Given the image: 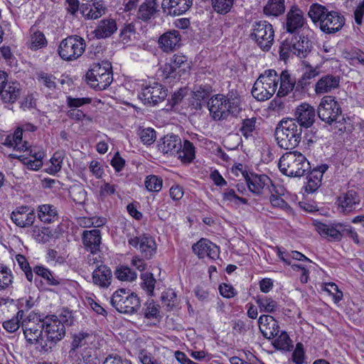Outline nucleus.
Wrapping results in <instances>:
<instances>
[{
	"mask_svg": "<svg viewBox=\"0 0 364 364\" xmlns=\"http://www.w3.org/2000/svg\"><path fill=\"white\" fill-rule=\"evenodd\" d=\"M208 107L210 116L216 121L225 119L230 115L237 116L242 110L240 98L233 93L212 96L208 102Z\"/></svg>",
	"mask_w": 364,
	"mask_h": 364,
	"instance_id": "1",
	"label": "nucleus"
},
{
	"mask_svg": "<svg viewBox=\"0 0 364 364\" xmlns=\"http://www.w3.org/2000/svg\"><path fill=\"white\" fill-rule=\"evenodd\" d=\"M318 75V71L316 68H310L307 69L296 81V91L298 92L306 91L311 83V80Z\"/></svg>",
	"mask_w": 364,
	"mask_h": 364,
	"instance_id": "40",
	"label": "nucleus"
},
{
	"mask_svg": "<svg viewBox=\"0 0 364 364\" xmlns=\"http://www.w3.org/2000/svg\"><path fill=\"white\" fill-rule=\"evenodd\" d=\"M139 136L141 141L146 145L152 144L156 139V131L151 127L140 129Z\"/></svg>",
	"mask_w": 364,
	"mask_h": 364,
	"instance_id": "52",
	"label": "nucleus"
},
{
	"mask_svg": "<svg viewBox=\"0 0 364 364\" xmlns=\"http://www.w3.org/2000/svg\"><path fill=\"white\" fill-rule=\"evenodd\" d=\"M162 179L154 175L148 176L145 180L146 188L149 191L159 192L162 188Z\"/></svg>",
	"mask_w": 364,
	"mask_h": 364,
	"instance_id": "54",
	"label": "nucleus"
},
{
	"mask_svg": "<svg viewBox=\"0 0 364 364\" xmlns=\"http://www.w3.org/2000/svg\"><path fill=\"white\" fill-rule=\"evenodd\" d=\"M29 48L36 50L47 45V41L43 33L39 31L31 30V36L27 43Z\"/></svg>",
	"mask_w": 364,
	"mask_h": 364,
	"instance_id": "41",
	"label": "nucleus"
},
{
	"mask_svg": "<svg viewBox=\"0 0 364 364\" xmlns=\"http://www.w3.org/2000/svg\"><path fill=\"white\" fill-rule=\"evenodd\" d=\"M277 336L273 342L274 348L283 351H290L293 348V344L287 333L281 331Z\"/></svg>",
	"mask_w": 364,
	"mask_h": 364,
	"instance_id": "43",
	"label": "nucleus"
},
{
	"mask_svg": "<svg viewBox=\"0 0 364 364\" xmlns=\"http://www.w3.org/2000/svg\"><path fill=\"white\" fill-rule=\"evenodd\" d=\"M86 80L96 90L107 89L113 81L111 63L103 60L93 63L86 74Z\"/></svg>",
	"mask_w": 364,
	"mask_h": 364,
	"instance_id": "5",
	"label": "nucleus"
},
{
	"mask_svg": "<svg viewBox=\"0 0 364 364\" xmlns=\"http://www.w3.org/2000/svg\"><path fill=\"white\" fill-rule=\"evenodd\" d=\"M11 219L19 228H29L33 225L36 219L35 210L28 205L17 207L11 213Z\"/></svg>",
	"mask_w": 364,
	"mask_h": 364,
	"instance_id": "15",
	"label": "nucleus"
},
{
	"mask_svg": "<svg viewBox=\"0 0 364 364\" xmlns=\"http://www.w3.org/2000/svg\"><path fill=\"white\" fill-rule=\"evenodd\" d=\"M23 310L18 311L15 317L3 323L4 328L9 333H14L17 331L20 327V322L23 319Z\"/></svg>",
	"mask_w": 364,
	"mask_h": 364,
	"instance_id": "49",
	"label": "nucleus"
},
{
	"mask_svg": "<svg viewBox=\"0 0 364 364\" xmlns=\"http://www.w3.org/2000/svg\"><path fill=\"white\" fill-rule=\"evenodd\" d=\"M242 176L246 181L250 191L255 195H261L264 188L272 182L271 179L264 174L258 175L244 171Z\"/></svg>",
	"mask_w": 364,
	"mask_h": 364,
	"instance_id": "21",
	"label": "nucleus"
},
{
	"mask_svg": "<svg viewBox=\"0 0 364 364\" xmlns=\"http://www.w3.org/2000/svg\"><path fill=\"white\" fill-rule=\"evenodd\" d=\"M182 147L181 138L175 134H168L160 139L158 149L166 154H176Z\"/></svg>",
	"mask_w": 364,
	"mask_h": 364,
	"instance_id": "26",
	"label": "nucleus"
},
{
	"mask_svg": "<svg viewBox=\"0 0 364 364\" xmlns=\"http://www.w3.org/2000/svg\"><path fill=\"white\" fill-rule=\"evenodd\" d=\"M341 114V107L334 97L326 95L321 99L317 108V114L321 120L328 124L340 122L338 119Z\"/></svg>",
	"mask_w": 364,
	"mask_h": 364,
	"instance_id": "11",
	"label": "nucleus"
},
{
	"mask_svg": "<svg viewBox=\"0 0 364 364\" xmlns=\"http://www.w3.org/2000/svg\"><path fill=\"white\" fill-rule=\"evenodd\" d=\"M38 217L44 223H54L58 219L56 208L50 204L41 205L38 207Z\"/></svg>",
	"mask_w": 364,
	"mask_h": 364,
	"instance_id": "34",
	"label": "nucleus"
},
{
	"mask_svg": "<svg viewBox=\"0 0 364 364\" xmlns=\"http://www.w3.org/2000/svg\"><path fill=\"white\" fill-rule=\"evenodd\" d=\"M12 275L7 268L0 270V290L5 289L12 283Z\"/></svg>",
	"mask_w": 364,
	"mask_h": 364,
	"instance_id": "58",
	"label": "nucleus"
},
{
	"mask_svg": "<svg viewBox=\"0 0 364 364\" xmlns=\"http://www.w3.org/2000/svg\"><path fill=\"white\" fill-rule=\"evenodd\" d=\"M192 4L193 0H163L161 6L167 15L176 16L185 14Z\"/></svg>",
	"mask_w": 364,
	"mask_h": 364,
	"instance_id": "23",
	"label": "nucleus"
},
{
	"mask_svg": "<svg viewBox=\"0 0 364 364\" xmlns=\"http://www.w3.org/2000/svg\"><path fill=\"white\" fill-rule=\"evenodd\" d=\"M235 0H213L211 4L213 9L218 14L225 15L228 14Z\"/></svg>",
	"mask_w": 364,
	"mask_h": 364,
	"instance_id": "45",
	"label": "nucleus"
},
{
	"mask_svg": "<svg viewBox=\"0 0 364 364\" xmlns=\"http://www.w3.org/2000/svg\"><path fill=\"white\" fill-rule=\"evenodd\" d=\"M294 117L301 129H308L315 122L316 110L309 104L302 103L296 108Z\"/></svg>",
	"mask_w": 364,
	"mask_h": 364,
	"instance_id": "20",
	"label": "nucleus"
},
{
	"mask_svg": "<svg viewBox=\"0 0 364 364\" xmlns=\"http://www.w3.org/2000/svg\"><path fill=\"white\" fill-rule=\"evenodd\" d=\"M279 88L277 93L278 97H285L294 90L296 91V79L288 70H283L279 77Z\"/></svg>",
	"mask_w": 364,
	"mask_h": 364,
	"instance_id": "29",
	"label": "nucleus"
},
{
	"mask_svg": "<svg viewBox=\"0 0 364 364\" xmlns=\"http://www.w3.org/2000/svg\"><path fill=\"white\" fill-rule=\"evenodd\" d=\"M14 137V143L17 146V150L18 151H26L28 150V142L24 141H23V129L18 127L16 129L14 134L12 135Z\"/></svg>",
	"mask_w": 364,
	"mask_h": 364,
	"instance_id": "57",
	"label": "nucleus"
},
{
	"mask_svg": "<svg viewBox=\"0 0 364 364\" xmlns=\"http://www.w3.org/2000/svg\"><path fill=\"white\" fill-rule=\"evenodd\" d=\"M306 23L303 11L298 6H292L286 14L285 28L290 35L296 34Z\"/></svg>",
	"mask_w": 364,
	"mask_h": 364,
	"instance_id": "17",
	"label": "nucleus"
},
{
	"mask_svg": "<svg viewBox=\"0 0 364 364\" xmlns=\"http://www.w3.org/2000/svg\"><path fill=\"white\" fill-rule=\"evenodd\" d=\"M325 290L333 296L335 303H338L343 299V292L338 289V286L334 283L326 284Z\"/></svg>",
	"mask_w": 364,
	"mask_h": 364,
	"instance_id": "61",
	"label": "nucleus"
},
{
	"mask_svg": "<svg viewBox=\"0 0 364 364\" xmlns=\"http://www.w3.org/2000/svg\"><path fill=\"white\" fill-rule=\"evenodd\" d=\"M37 80L41 84L50 90H53L56 87L55 77L53 75L40 72L37 73Z\"/></svg>",
	"mask_w": 364,
	"mask_h": 364,
	"instance_id": "51",
	"label": "nucleus"
},
{
	"mask_svg": "<svg viewBox=\"0 0 364 364\" xmlns=\"http://www.w3.org/2000/svg\"><path fill=\"white\" fill-rule=\"evenodd\" d=\"M278 167L284 175L289 177H301L311 169L306 156L297 151L284 154L279 159Z\"/></svg>",
	"mask_w": 364,
	"mask_h": 364,
	"instance_id": "4",
	"label": "nucleus"
},
{
	"mask_svg": "<svg viewBox=\"0 0 364 364\" xmlns=\"http://www.w3.org/2000/svg\"><path fill=\"white\" fill-rule=\"evenodd\" d=\"M105 13V7L100 2H94L87 14V16L91 19H97Z\"/></svg>",
	"mask_w": 364,
	"mask_h": 364,
	"instance_id": "60",
	"label": "nucleus"
},
{
	"mask_svg": "<svg viewBox=\"0 0 364 364\" xmlns=\"http://www.w3.org/2000/svg\"><path fill=\"white\" fill-rule=\"evenodd\" d=\"M314 227L318 233L329 241H340L343 236V224L315 222Z\"/></svg>",
	"mask_w": 364,
	"mask_h": 364,
	"instance_id": "18",
	"label": "nucleus"
},
{
	"mask_svg": "<svg viewBox=\"0 0 364 364\" xmlns=\"http://www.w3.org/2000/svg\"><path fill=\"white\" fill-rule=\"evenodd\" d=\"M117 30V23L113 18L101 20L94 31L97 38H105L111 36Z\"/></svg>",
	"mask_w": 364,
	"mask_h": 364,
	"instance_id": "33",
	"label": "nucleus"
},
{
	"mask_svg": "<svg viewBox=\"0 0 364 364\" xmlns=\"http://www.w3.org/2000/svg\"><path fill=\"white\" fill-rule=\"evenodd\" d=\"M190 68L185 55L175 54L164 68V75L166 78L179 79Z\"/></svg>",
	"mask_w": 364,
	"mask_h": 364,
	"instance_id": "14",
	"label": "nucleus"
},
{
	"mask_svg": "<svg viewBox=\"0 0 364 364\" xmlns=\"http://www.w3.org/2000/svg\"><path fill=\"white\" fill-rule=\"evenodd\" d=\"M311 42L308 38L298 36L289 35L281 42L279 55L282 58L289 57L290 53L302 58L311 51Z\"/></svg>",
	"mask_w": 364,
	"mask_h": 364,
	"instance_id": "7",
	"label": "nucleus"
},
{
	"mask_svg": "<svg viewBox=\"0 0 364 364\" xmlns=\"http://www.w3.org/2000/svg\"><path fill=\"white\" fill-rule=\"evenodd\" d=\"M141 279L142 280L141 287L146 290L149 296L154 294V290L156 284V279L154 275L151 272H145L141 274Z\"/></svg>",
	"mask_w": 364,
	"mask_h": 364,
	"instance_id": "48",
	"label": "nucleus"
},
{
	"mask_svg": "<svg viewBox=\"0 0 364 364\" xmlns=\"http://www.w3.org/2000/svg\"><path fill=\"white\" fill-rule=\"evenodd\" d=\"M308 15L314 23H319L320 29L326 34L339 31L345 24V18L341 14L336 11H328L321 4H312Z\"/></svg>",
	"mask_w": 364,
	"mask_h": 364,
	"instance_id": "2",
	"label": "nucleus"
},
{
	"mask_svg": "<svg viewBox=\"0 0 364 364\" xmlns=\"http://www.w3.org/2000/svg\"><path fill=\"white\" fill-rule=\"evenodd\" d=\"M304 358V350L303 344L298 343L296 345V348L292 353V361L296 364H302Z\"/></svg>",
	"mask_w": 364,
	"mask_h": 364,
	"instance_id": "64",
	"label": "nucleus"
},
{
	"mask_svg": "<svg viewBox=\"0 0 364 364\" xmlns=\"http://www.w3.org/2000/svg\"><path fill=\"white\" fill-rule=\"evenodd\" d=\"M223 198L225 201L231 202L235 205L247 203V200L238 196L234 189H226L223 193Z\"/></svg>",
	"mask_w": 364,
	"mask_h": 364,
	"instance_id": "53",
	"label": "nucleus"
},
{
	"mask_svg": "<svg viewBox=\"0 0 364 364\" xmlns=\"http://www.w3.org/2000/svg\"><path fill=\"white\" fill-rule=\"evenodd\" d=\"M177 156L183 163H190L195 159V147L192 142L184 140L181 149L177 151Z\"/></svg>",
	"mask_w": 364,
	"mask_h": 364,
	"instance_id": "39",
	"label": "nucleus"
},
{
	"mask_svg": "<svg viewBox=\"0 0 364 364\" xmlns=\"http://www.w3.org/2000/svg\"><path fill=\"white\" fill-rule=\"evenodd\" d=\"M167 92L161 84L155 82L143 88L138 97L144 105H156L166 98Z\"/></svg>",
	"mask_w": 364,
	"mask_h": 364,
	"instance_id": "13",
	"label": "nucleus"
},
{
	"mask_svg": "<svg viewBox=\"0 0 364 364\" xmlns=\"http://www.w3.org/2000/svg\"><path fill=\"white\" fill-rule=\"evenodd\" d=\"M44 333L47 341L51 344H56L65 336V328L55 315L44 316Z\"/></svg>",
	"mask_w": 364,
	"mask_h": 364,
	"instance_id": "12",
	"label": "nucleus"
},
{
	"mask_svg": "<svg viewBox=\"0 0 364 364\" xmlns=\"http://www.w3.org/2000/svg\"><path fill=\"white\" fill-rule=\"evenodd\" d=\"M128 243L134 247L139 248L142 257L146 259H151L156 254V244L151 236L143 235L132 237L129 239Z\"/></svg>",
	"mask_w": 364,
	"mask_h": 364,
	"instance_id": "16",
	"label": "nucleus"
},
{
	"mask_svg": "<svg viewBox=\"0 0 364 364\" xmlns=\"http://www.w3.org/2000/svg\"><path fill=\"white\" fill-rule=\"evenodd\" d=\"M63 158L60 153H55L50 159V166L47 169V172L50 174H55L60 171Z\"/></svg>",
	"mask_w": 364,
	"mask_h": 364,
	"instance_id": "56",
	"label": "nucleus"
},
{
	"mask_svg": "<svg viewBox=\"0 0 364 364\" xmlns=\"http://www.w3.org/2000/svg\"><path fill=\"white\" fill-rule=\"evenodd\" d=\"M135 34V28L132 23L124 24L120 29L119 36L122 41L127 43Z\"/></svg>",
	"mask_w": 364,
	"mask_h": 364,
	"instance_id": "59",
	"label": "nucleus"
},
{
	"mask_svg": "<svg viewBox=\"0 0 364 364\" xmlns=\"http://www.w3.org/2000/svg\"><path fill=\"white\" fill-rule=\"evenodd\" d=\"M91 348H85L80 353L77 363L99 364L97 357L92 355Z\"/></svg>",
	"mask_w": 364,
	"mask_h": 364,
	"instance_id": "55",
	"label": "nucleus"
},
{
	"mask_svg": "<svg viewBox=\"0 0 364 364\" xmlns=\"http://www.w3.org/2000/svg\"><path fill=\"white\" fill-rule=\"evenodd\" d=\"M275 92L268 85H264L261 80H257L252 89V96L258 101L269 100Z\"/></svg>",
	"mask_w": 364,
	"mask_h": 364,
	"instance_id": "36",
	"label": "nucleus"
},
{
	"mask_svg": "<svg viewBox=\"0 0 364 364\" xmlns=\"http://www.w3.org/2000/svg\"><path fill=\"white\" fill-rule=\"evenodd\" d=\"M33 272L38 276L43 278L48 285L57 286L60 284V282L53 277L51 272L43 266H36L33 268Z\"/></svg>",
	"mask_w": 364,
	"mask_h": 364,
	"instance_id": "46",
	"label": "nucleus"
},
{
	"mask_svg": "<svg viewBox=\"0 0 364 364\" xmlns=\"http://www.w3.org/2000/svg\"><path fill=\"white\" fill-rule=\"evenodd\" d=\"M192 249L199 258L208 257L212 259H215L219 257L218 247L205 238H202L193 244Z\"/></svg>",
	"mask_w": 364,
	"mask_h": 364,
	"instance_id": "22",
	"label": "nucleus"
},
{
	"mask_svg": "<svg viewBox=\"0 0 364 364\" xmlns=\"http://www.w3.org/2000/svg\"><path fill=\"white\" fill-rule=\"evenodd\" d=\"M274 31L267 21H259L252 25L250 38L264 51H268L274 42Z\"/></svg>",
	"mask_w": 364,
	"mask_h": 364,
	"instance_id": "10",
	"label": "nucleus"
},
{
	"mask_svg": "<svg viewBox=\"0 0 364 364\" xmlns=\"http://www.w3.org/2000/svg\"><path fill=\"white\" fill-rule=\"evenodd\" d=\"M157 11L155 0H146L139 6L137 17L144 21H147L154 16Z\"/></svg>",
	"mask_w": 364,
	"mask_h": 364,
	"instance_id": "35",
	"label": "nucleus"
},
{
	"mask_svg": "<svg viewBox=\"0 0 364 364\" xmlns=\"http://www.w3.org/2000/svg\"><path fill=\"white\" fill-rule=\"evenodd\" d=\"M219 291L221 296L225 298L230 299L237 294V291L230 284L223 283L219 286Z\"/></svg>",
	"mask_w": 364,
	"mask_h": 364,
	"instance_id": "63",
	"label": "nucleus"
},
{
	"mask_svg": "<svg viewBox=\"0 0 364 364\" xmlns=\"http://www.w3.org/2000/svg\"><path fill=\"white\" fill-rule=\"evenodd\" d=\"M181 35L178 31H170L164 33L159 40L161 48L166 51H171L180 46Z\"/></svg>",
	"mask_w": 364,
	"mask_h": 364,
	"instance_id": "32",
	"label": "nucleus"
},
{
	"mask_svg": "<svg viewBox=\"0 0 364 364\" xmlns=\"http://www.w3.org/2000/svg\"><path fill=\"white\" fill-rule=\"evenodd\" d=\"M255 301L260 311L273 313L279 309V305L272 298L267 296H257Z\"/></svg>",
	"mask_w": 364,
	"mask_h": 364,
	"instance_id": "38",
	"label": "nucleus"
},
{
	"mask_svg": "<svg viewBox=\"0 0 364 364\" xmlns=\"http://www.w3.org/2000/svg\"><path fill=\"white\" fill-rule=\"evenodd\" d=\"M86 43L83 38L70 36L63 39L58 48L60 57L66 61H72L80 58L85 52Z\"/></svg>",
	"mask_w": 364,
	"mask_h": 364,
	"instance_id": "9",
	"label": "nucleus"
},
{
	"mask_svg": "<svg viewBox=\"0 0 364 364\" xmlns=\"http://www.w3.org/2000/svg\"><path fill=\"white\" fill-rule=\"evenodd\" d=\"M284 0H268L263 9L264 14L269 16H279L284 14Z\"/></svg>",
	"mask_w": 364,
	"mask_h": 364,
	"instance_id": "37",
	"label": "nucleus"
},
{
	"mask_svg": "<svg viewBox=\"0 0 364 364\" xmlns=\"http://www.w3.org/2000/svg\"><path fill=\"white\" fill-rule=\"evenodd\" d=\"M23 89L17 81H9L0 91V100L2 103L13 105L21 97Z\"/></svg>",
	"mask_w": 364,
	"mask_h": 364,
	"instance_id": "19",
	"label": "nucleus"
},
{
	"mask_svg": "<svg viewBox=\"0 0 364 364\" xmlns=\"http://www.w3.org/2000/svg\"><path fill=\"white\" fill-rule=\"evenodd\" d=\"M116 277L121 281L132 282L137 277L136 273L127 266H121L114 272Z\"/></svg>",
	"mask_w": 364,
	"mask_h": 364,
	"instance_id": "47",
	"label": "nucleus"
},
{
	"mask_svg": "<svg viewBox=\"0 0 364 364\" xmlns=\"http://www.w3.org/2000/svg\"><path fill=\"white\" fill-rule=\"evenodd\" d=\"M231 326L234 332L242 335H244L250 329L249 325L241 319L232 320Z\"/></svg>",
	"mask_w": 364,
	"mask_h": 364,
	"instance_id": "62",
	"label": "nucleus"
},
{
	"mask_svg": "<svg viewBox=\"0 0 364 364\" xmlns=\"http://www.w3.org/2000/svg\"><path fill=\"white\" fill-rule=\"evenodd\" d=\"M338 205L341 211L348 213L356 208L360 203V198L354 190H349L342 193L338 198Z\"/></svg>",
	"mask_w": 364,
	"mask_h": 364,
	"instance_id": "28",
	"label": "nucleus"
},
{
	"mask_svg": "<svg viewBox=\"0 0 364 364\" xmlns=\"http://www.w3.org/2000/svg\"><path fill=\"white\" fill-rule=\"evenodd\" d=\"M101 240V232L98 229L84 230L82 233V244L85 250L92 255L100 251Z\"/></svg>",
	"mask_w": 364,
	"mask_h": 364,
	"instance_id": "25",
	"label": "nucleus"
},
{
	"mask_svg": "<svg viewBox=\"0 0 364 364\" xmlns=\"http://www.w3.org/2000/svg\"><path fill=\"white\" fill-rule=\"evenodd\" d=\"M110 303L118 312L128 314L136 313L141 306L137 295L124 289L116 291L111 297Z\"/></svg>",
	"mask_w": 364,
	"mask_h": 364,
	"instance_id": "8",
	"label": "nucleus"
},
{
	"mask_svg": "<svg viewBox=\"0 0 364 364\" xmlns=\"http://www.w3.org/2000/svg\"><path fill=\"white\" fill-rule=\"evenodd\" d=\"M259 331L267 339H272L279 333L278 322L269 315H262L258 319Z\"/></svg>",
	"mask_w": 364,
	"mask_h": 364,
	"instance_id": "24",
	"label": "nucleus"
},
{
	"mask_svg": "<svg viewBox=\"0 0 364 364\" xmlns=\"http://www.w3.org/2000/svg\"><path fill=\"white\" fill-rule=\"evenodd\" d=\"M328 168L327 164H321L314 168L308 176L307 184L306 186V191L313 193L316 191L321 185V179L323 173Z\"/></svg>",
	"mask_w": 364,
	"mask_h": 364,
	"instance_id": "30",
	"label": "nucleus"
},
{
	"mask_svg": "<svg viewBox=\"0 0 364 364\" xmlns=\"http://www.w3.org/2000/svg\"><path fill=\"white\" fill-rule=\"evenodd\" d=\"M257 119V117H251L242 120L240 131L245 138L247 139L252 136V133L256 129Z\"/></svg>",
	"mask_w": 364,
	"mask_h": 364,
	"instance_id": "50",
	"label": "nucleus"
},
{
	"mask_svg": "<svg viewBox=\"0 0 364 364\" xmlns=\"http://www.w3.org/2000/svg\"><path fill=\"white\" fill-rule=\"evenodd\" d=\"M21 327L26 342L29 344L39 343L43 346V332L44 331V316L35 312H31L28 316L21 321Z\"/></svg>",
	"mask_w": 364,
	"mask_h": 364,
	"instance_id": "6",
	"label": "nucleus"
},
{
	"mask_svg": "<svg viewBox=\"0 0 364 364\" xmlns=\"http://www.w3.org/2000/svg\"><path fill=\"white\" fill-rule=\"evenodd\" d=\"M279 75H277L274 70H268L264 74L260 75L257 80H261L264 85L272 87V90L275 92L279 83Z\"/></svg>",
	"mask_w": 364,
	"mask_h": 364,
	"instance_id": "42",
	"label": "nucleus"
},
{
	"mask_svg": "<svg viewBox=\"0 0 364 364\" xmlns=\"http://www.w3.org/2000/svg\"><path fill=\"white\" fill-rule=\"evenodd\" d=\"M302 132L303 129L295 119L284 118L277 124L274 136L281 149L292 150L301 142Z\"/></svg>",
	"mask_w": 364,
	"mask_h": 364,
	"instance_id": "3",
	"label": "nucleus"
},
{
	"mask_svg": "<svg viewBox=\"0 0 364 364\" xmlns=\"http://www.w3.org/2000/svg\"><path fill=\"white\" fill-rule=\"evenodd\" d=\"M340 80L339 76L330 74L322 76L315 85V92L322 95L332 92L339 87Z\"/></svg>",
	"mask_w": 364,
	"mask_h": 364,
	"instance_id": "27",
	"label": "nucleus"
},
{
	"mask_svg": "<svg viewBox=\"0 0 364 364\" xmlns=\"http://www.w3.org/2000/svg\"><path fill=\"white\" fill-rule=\"evenodd\" d=\"M112 278V271L105 265H100L92 272L93 283L102 288H107L110 285Z\"/></svg>",
	"mask_w": 364,
	"mask_h": 364,
	"instance_id": "31",
	"label": "nucleus"
},
{
	"mask_svg": "<svg viewBox=\"0 0 364 364\" xmlns=\"http://www.w3.org/2000/svg\"><path fill=\"white\" fill-rule=\"evenodd\" d=\"M213 92L212 86L209 84H196L193 86L192 90V97L193 100H206Z\"/></svg>",
	"mask_w": 364,
	"mask_h": 364,
	"instance_id": "44",
	"label": "nucleus"
}]
</instances>
